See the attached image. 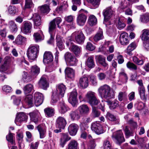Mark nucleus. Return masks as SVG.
Returning <instances> with one entry per match:
<instances>
[{"instance_id": "338daca9", "label": "nucleus", "mask_w": 149, "mask_h": 149, "mask_svg": "<svg viewBox=\"0 0 149 149\" xmlns=\"http://www.w3.org/2000/svg\"><path fill=\"white\" fill-rule=\"evenodd\" d=\"M98 79L100 81H102L105 79L106 74L103 72H100L97 74Z\"/></svg>"}, {"instance_id": "603ef678", "label": "nucleus", "mask_w": 149, "mask_h": 149, "mask_svg": "<svg viewBox=\"0 0 149 149\" xmlns=\"http://www.w3.org/2000/svg\"><path fill=\"white\" fill-rule=\"evenodd\" d=\"M56 46L60 50H62L64 48L63 41L60 38L56 39Z\"/></svg>"}, {"instance_id": "0eeeda50", "label": "nucleus", "mask_w": 149, "mask_h": 149, "mask_svg": "<svg viewBox=\"0 0 149 149\" xmlns=\"http://www.w3.org/2000/svg\"><path fill=\"white\" fill-rule=\"evenodd\" d=\"M77 92L76 90H74L69 95L68 100L74 107H76L77 104Z\"/></svg>"}, {"instance_id": "4d7b16f0", "label": "nucleus", "mask_w": 149, "mask_h": 149, "mask_svg": "<svg viewBox=\"0 0 149 149\" xmlns=\"http://www.w3.org/2000/svg\"><path fill=\"white\" fill-rule=\"evenodd\" d=\"M124 130L126 138H128L130 136H132V132L130 131V130L129 127L128 126H126L124 129Z\"/></svg>"}, {"instance_id": "1a4fd4ad", "label": "nucleus", "mask_w": 149, "mask_h": 149, "mask_svg": "<svg viewBox=\"0 0 149 149\" xmlns=\"http://www.w3.org/2000/svg\"><path fill=\"white\" fill-rule=\"evenodd\" d=\"M91 128L96 134H100L104 132L102 125L99 122H94L91 124Z\"/></svg>"}, {"instance_id": "39448f33", "label": "nucleus", "mask_w": 149, "mask_h": 149, "mask_svg": "<svg viewBox=\"0 0 149 149\" xmlns=\"http://www.w3.org/2000/svg\"><path fill=\"white\" fill-rule=\"evenodd\" d=\"M64 57L66 63L68 65H76L78 60L72 54L68 52H67L65 54Z\"/></svg>"}, {"instance_id": "4468645a", "label": "nucleus", "mask_w": 149, "mask_h": 149, "mask_svg": "<svg viewBox=\"0 0 149 149\" xmlns=\"http://www.w3.org/2000/svg\"><path fill=\"white\" fill-rule=\"evenodd\" d=\"M38 84L39 87L44 90H46L49 86V83L46 78L44 76H42Z\"/></svg>"}, {"instance_id": "c85d7f7f", "label": "nucleus", "mask_w": 149, "mask_h": 149, "mask_svg": "<svg viewBox=\"0 0 149 149\" xmlns=\"http://www.w3.org/2000/svg\"><path fill=\"white\" fill-rule=\"evenodd\" d=\"M70 139L71 138L67 134H63L60 139V145L63 147L66 142Z\"/></svg>"}, {"instance_id": "cd10ccee", "label": "nucleus", "mask_w": 149, "mask_h": 149, "mask_svg": "<svg viewBox=\"0 0 149 149\" xmlns=\"http://www.w3.org/2000/svg\"><path fill=\"white\" fill-rule=\"evenodd\" d=\"M65 75L68 77L72 78L75 76V72L72 69L70 68H67L65 70Z\"/></svg>"}, {"instance_id": "e2e57ef3", "label": "nucleus", "mask_w": 149, "mask_h": 149, "mask_svg": "<svg viewBox=\"0 0 149 149\" xmlns=\"http://www.w3.org/2000/svg\"><path fill=\"white\" fill-rule=\"evenodd\" d=\"M6 139L7 141L10 142L11 144L13 145L14 144V141L13 140V136L12 133H10L6 136Z\"/></svg>"}, {"instance_id": "b1692460", "label": "nucleus", "mask_w": 149, "mask_h": 149, "mask_svg": "<svg viewBox=\"0 0 149 149\" xmlns=\"http://www.w3.org/2000/svg\"><path fill=\"white\" fill-rule=\"evenodd\" d=\"M95 58L99 63L104 67H108V65L105 62V58L102 56L99 55L96 56Z\"/></svg>"}, {"instance_id": "bb28decb", "label": "nucleus", "mask_w": 149, "mask_h": 149, "mask_svg": "<svg viewBox=\"0 0 149 149\" xmlns=\"http://www.w3.org/2000/svg\"><path fill=\"white\" fill-rule=\"evenodd\" d=\"M142 33L140 37L142 40L146 41L149 40V30L144 29L142 31Z\"/></svg>"}, {"instance_id": "de8ad7c7", "label": "nucleus", "mask_w": 149, "mask_h": 149, "mask_svg": "<svg viewBox=\"0 0 149 149\" xmlns=\"http://www.w3.org/2000/svg\"><path fill=\"white\" fill-rule=\"evenodd\" d=\"M68 149H77L78 143L75 141H71L68 144Z\"/></svg>"}, {"instance_id": "680f3d73", "label": "nucleus", "mask_w": 149, "mask_h": 149, "mask_svg": "<svg viewBox=\"0 0 149 149\" xmlns=\"http://www.w3.org/2000/svg\"><path fill=\"white\" fill-rule=\"evenodd\" d=\"M116 26L118 29L121 30L124 28L125 26L126 25L123 22L121 21L120 19H119Z\"/></svg>"}, {"instance_id": "412c9836", "label": "nucleus", "mask_w": 149, "mask_h": 149, "mask_svg": "<svg viewBox=\"0 0 149 149\" xmlns=\"http://www.w3.org/2000/svg\"><path fill=\"white\" fill-rule=\"evenodd\" d=\"M53 59V55L51 52H45L44 55L43 61L46 63L52 61Z\"/></svg>"}, {"instance_id": "473e14b6", "label": "nucleus", "mask_w": 149, "mask_h": 149, "mask_svg": "<svg viewBox=\"0 0 149 149\" xmlns=\"http://www.w3.org/2000/svg\"><path fill=\"white\" fill-rule=\"evenodd\" d=\"M38 8L41 13L46 14H48L50 10L49 6L47 4L39 6Z\"/></svg>"}, {"instance_id": "5fc2aeb1", "label": "nucleus", "mask_w": 149, "mask_h": 149, "mask_svg": "<svg viewBox=\"0 0 149 149\" xmlns=\"http://www.w3.org/2000/svg\"><path fill=\"white\" fill-rule=\"evenodd\" d=\"M87 1L90 3L94 7V8L98 7L100 4V0H86Z\"/></svg>"}, {"instance_id": "6e6552de", "label": "nucleus", "mask_w": 149, "mask_h": 149, "mask_svg": "<svg viewBox=\"0 0 149 149\" xmlns=\"http://www.w3.org/2000/svg\"><path fill=\"white\" fill-rule=\"evenodd\" d=\"M32 28V24L29 22H24L21 27V31L24 34L30 33Z\"/></svg>"}, {"instance_id": "f8f14e48", "label": "nucleus", "mask_w": 149, "mask_h": 149, "mask_svg": "<svg viewBox=\"0 0 149 149\" xmlns=\"http://www.w3.org/2000/svg\"><path fill=\"white\" fill-rule=\"evenodd\" d=\"M120 41L123 45H126L129 43L128 34L125 32H123L121 33L120 36Z\"/></svg>"}, {"instance_id": "c756f323", "label": "nucleus", "mask_w": 149, "mask_h": 149, "mask_svg": "<svg viewBox=\"0 0 149 149\" xmlns=\"http://www.w3.org/2000/svg\"><path fill=\"white\" fill-rule=\"evenodd\" d=\"M62 97H60V94H59L57 91H54L53 93L52 100L51 101V104H54V103L57 101L60 98Z\"/></svg>"}, {"instance_id": "4be33fe9", "label": "nucleus", "mask_w": 149, "mask_h": 149, "mask_svg": "<svg viewBox=\"0 0 149 149\" xmlns=\"http://www.w3.org/2000/svg\"><path fill=\"white\" fill-rule=\"evenodd\" d=\"M66 88L63 84H60L56 86V91H57L59 94H60V97H63Z\"/></svg>"}, {"instance_id": "7c9ffc66", "label": "nucleus", "mask_w": 149, "mask_h": 149, "mask_svg": "<svg viewBox=\"0 0 149 149\" xmlns=\"http://www.w3.org/2000/svg\"><path fill=\"white\" fill-rule=\"evenodd\" d=\"M37 128L39 132L40 138H44L45 136L46 130L43 128V125H40L37 127Z\"/></svg>"}, {"instance_id": "ea45409f", "label": "nucleus", "mask_w": 149, "mask_h": 149, "mask_svg": "<svg viewBox=\"0 0 149 149\" xmlns=\"http://www.w3.org/2000/svg\"><path fill=\"white\" fill-rule=\"evenodd\" d=\"M97 19L93 15H91L88 17V23L91 26L95 25L97 23Z\"/></svg>"}, {"instance_id": "9d476101", "label": "nucleus", "mask_w": 149, "mask_h": 149, "mask_svg": "<svg viewBox=\"0 0 149 149\" xmlns=\"http://www.w3.org/2000/svg\"><path fill=\"white\" fill-rule=\"evenodd\" d=\"M137 82L139 86L138 88V90L140 97L141 100H145L146 99V97L145 95V90L143 86L142 80L141 79L139 80H137Z\"/></svg>"}, {"instance_id": "8fccbe9b", "label": "nucleus", "mask_w": 149, "mask_h": 149, "mask_svg": "<svg viewBox=\"0 0 149 149\" xmlns=\"http://www.w3.org/2000/svg\"><path fill=\"white\" fill-rule=\"evenodd\" d=\"M136 47V45L135 42H132L127 47V52L128 54H129L132 51L134 50Z\"/></svg>"}, {"instance_id": "dca6fc26", "label": "nucleus", "mask_w": 149, "mask_h": 149, "mask_svg": "<svg viewBox=\"0 0 149 149\" xmlns=\"http://www.w3.org/2000/svg\"><path fill=\"white\" fill-rule=\"evenodd\" d=\"M115 138L117 140V143L118 144H120L125 141L123 133L120 130L117 131L116 132Z\"/></svg>"}, {"instance_id": "49530a36", "label": "nucleus", "mask_w": 149, "mask_h": 149, "mask_svg": "<svg viewBox=\"0 0 149 149\" xmlns=\"http://www.w3.org/2000/svg\"><path fill=\"white\" fill-rule=\"evenodd\" d=\"M25 102H26L29 105V107H31L33 105V96L31 95H27L24 100Z\"/></svg>"}, {"instance_id": "a878e982", "label": "nucleus", "mask_w": 149, "mask_h": 149, "mask_svg": "<svg viewBox=\"0 0 149 149\" xmlns=\"http://www.w3.org/2000/svg\"><path fill=\"white\" fill-rule=\"evenodd\" d=\"M31 18L35 26H38L41 24L40 17L38 14H34Z\"/></svg>"}, {"instance_id": "6e6d98bb", "label": "nucleus", "mask_w": 149, "mask_h": 149, "mask_svg": "<svg viewBox=\"0 0 149 149\" xmlns=\"http://www.w3.org/2000/svg\"><path fill=\"white\" fill-rule=\"evenodd\" d=\"M9 25H10V28L13 32H16L17 30V28L16 24L15 22L13 21H11L9 22Z\"/></svg>"}, {"instance_id": "f03ea898", "label": "nucleus", "mask_w": 149, "mask_h": 149, "mask_svg": "<svg viewBox=\"0 0 149 149\" xmlns=\"http://www.w3.org/2000/svg\"><path fill=\"white\" fill-rule=\"evenodd\" d=\"M75 38V42L79 44H82L84 41L85 37L81 31H76L73 33L71 36L68 38V40L71 41Z\"/></svg>"}, {"instance_id": "69168bd1", "label": "nucleus", "mask_w": 149, "mask_h": 149, "mask_svg": "<svg viewBox=\"0 0 149 149\" xmlns=\"http://www.w3.org/2000/svg\"><path fill=\"white\" fill-rule=\"evenodd\" d=\"M11 99L13 100V103L15 104L18 105L20 104L21 101L20 98L13 96L11 97Z\"/></svg>"}, {"instance_id": "f3484780", "label": "nucleus", "mask_w": 149, "mask_h": 149, "mask_svg": "<svg viewBox=\"0 0 149 149\" xmlns=\"http://www.w3.org/2000/svg\"><path fill=\"white\" fill-rule=\"evenodd\" d=\"M66 124V122L64 118L59 117L56 120V126L59 128L64 129Z\"/></svg>"}, {"instance_id": "13d9d810", "label": "nucleus", "mask_w": 149, "mask_h": 149, "mask_svg": "<svg viewBox=\"0 0 149 149\" xmlns=\"http://www.w3.org/2000/svg\"><path fill=\"white\" fill-rule=\"evenodd\" d=\"M132 61L133 62L139 65H142L143 64V61L142 59H139L136 56H134L132 57Z\"/></svg>"}, {"instance_id": "c03bdc74", "label": "nucleus", "mask_w": 149, "mask_h": 149, "mask_svg": "<svg viewBox=\"0 0 149 149\" xmlns=\"http://www.w3.org/2000/svg\"><path fill=\"white\" fill-rule=\"evenodd\" d=\"M40 72V68L37 65H35L31 68V74L32 76H37Z\"/></svg>"}, {"instance_id": "e433bc0d", "label": "nucleus", "mask_w": 149, "mask_h": 149, "mask_svg": "<svg viewBox=\"0 0 149 149\" xmlns=\"http://www.w3.org/2000/svg\"><path fill=\"white\" fill-rule=\"evenodd\" d=\"M106 117L109 120L112 121H115L116 124L119 123L120 120L119 119L116 118L113 115L109 112H107L106 115Z\"/></svg>"}, {"instance_id": "4c0bfd02", "label": "nucleus", "mask_w": 149, "mask_h": 149, "mask_svg": "<svg viewBox=\"0 0 149 149\" xmlns=\"http://www.w3.org/2000/svg\"><path fill=\"white\" fill-rule=\"evenodd\" d=\"M45 115L48 117H50L54 116V109L47 107L44 110Z\"/></svg>"}, {"instance_id": "5701e85b", "label": "nucleus", "mask_w": 149, "mask_h": 149, "mask_svg": "<svg viewBox=\"0 0 149 149\" xmlns=\"http://www.w3.org/2000/svg\"><path fill=\"white\" fill-rule=\"evenodd\" d=\"M78 109L80 113L81 114H87L90 112L89 107L86 104H83L80 106Z\"/></svg>"}, {"instance_id": "79ce46f5", "label": "nucleus", "mask_w": 149, "mask_h": 149, "mask_svg": "<svg viewBox=\"0 0 149 149\" xmlns=\"http://www.w3.org/2000/svg\"><path fill=\"white\" fill-rule=\"evenodd\" d=\"M33 89V86L31 84L26 85L23 88L24 92L25 94L30 93Z\"/></svg>"}, {"instance_id": "774afa93", "label": "nucleus", "mask_w": 149, "mask_h": 149, "mask_svg": "<svg viewBox=\"0 0 149 149\" xmlns=\"http://www.w3.org/2000/svg\"><path fill=\"white\" fill-rule=\"evenodd\" d=\"M103 146L104 149H111V146L109 141L106 140L104 141Z\"/></svg>"}, {"instance_id": "37998d69", "label": "nucleus", "mask_w": 149, "mask_h": 149, "mask_svg": "<svg viewBox=\"0 0 149 149\" xmlns=\"http://www.w3.org/2000/svg\"><path fill=\"white\" fill-rule=\"evenodd\" d=\"M86 65L89 68H93L95 65L93 56H91L87 59Z\"/></svg>"}, {"instance_id": "f704fd0d", "label": "nucleus", "mask_w": 149, "mask_h": 149, "mask_svg": "<svg viewBox=\"0 0 149 149\" xmlns=\"http://www.w3.org/2000/svg\"><path fill=\"white\" fill-rule=\"evenodd\" d=\"M104 38L102 30L100 29L99 31L94 37L93 39L95 42H97L99 40L102 39Z\"/></svg>"}, {"instance_id": "0e129e2a", "label": "nucleus", "mask_w": 149, "mask_h": 149, "mask_svg": "<svg viewBox=\"0 0 149 149\" xmlns=\"http://www.w3.org/2000/svg\"><path fill=\"white\" fill-rule=\"evenodd\" d=\"M86 47L87 49L91 51L93 50L95 48V47L90 42H87Z\"/></svg>"}, {"instance_id": "c9c22d12", "label": "nucleus", "mask_w": 149, "mask_h": 149, "mask_svg": "<svg viewBox=\"0 0 149 149\" xmlns=\"http://www.w3.org/2000/svg\"><path fill=\"white\" fill-rule=\"evenodd\" d=\"M69 116L71 119L72 120H78L80 117L78 113L76 111H71L70 113Z\"/></svg>"}, {"instance_id": "2eb2a0df", "label": "nucleus", "mask_w": 149, "mask_h": 149, "mask_svg": "<svg viewBox=\"0 0 149 149\" xmlns=\"http://www.w3.org/2000/svg\"><path fill=\"white\" fill-rule=\"evenodd\" d=\"M80 87L85 88H87L88 85V78L86 76H82L79 79L78 84Z\"/></svg>"}, {"instance_id": "6ab92c4d", "label": "nucleus", "mask_w": 149, "mask_h": 149, "mask_svg": "<svg viewBox=\"0 0 149 149\" xmlns=\"http://www.w3.org/2000/svg\"><path fill=\"white\" fill-rule=\"evenodd\" d=\"M78 129V125L75 123L70 124L68 127V132L72 136L75 135L76 134Z\"/></svg>"}, {"instance_id": "72a5a7b5", "label": "nucleus", "mask_w": 149, "mask_h": 149, "mask_svg": "<svg viewBox=\"0 0 149 149\" xmlns=\"http://www.w3.org/2000/svg\"><path fill=\"white\" fill-rule=\"evenodd\" d=\"M68 108L63 102L60 103L59 104V110L61 113H64L68 110Z\"/></svg>"}, {"instance_id": "7ed1b4c3", "label": "nucleus", "mask_w": 149, "mask_h": 149, "mask_svg": "<svg viewBox=\"0 0 149 149\" xmlns=\"http://www.w3.org/2000/svg\"><path fill=\"white\" fill-rule=\"evenodd\" d=\"M39 46L30 45L29 47L27 52V56L30 60H33L36 59L39 53Z\"/></svg>"}, {"instance_id": "a19ab883", "label": "nucleus", "mask_w": 149, "mask_h": 149, "mask_svg": "<svg viewBox=\"0 0 149 149\" xmlns=\"http://www.w3.org/2000/svg\"><path fill=\"white\" fill-rule=\"evenodd\" d=\"M26 41V38L21 35H18L15 40L16 43L17 45H22Z\"/></svg>"}, {"instance_id": "aec40b11", "label": "nucleus", "mask_w": 149, "mask_h": 149, "mask_svg": "<svg viewBox=\"0 0 149 149\" xmlns=\"http://www.w3.org/2000/svg\"><path fill=\"white\" fill-rule=\"evenodd\" d=\"M113 14V11L110 7L104 10L103 11V14L104 17V20L107 21L110 18Z\"/></svg>"}, {"instance_id": "423d86ee", "label": "nucleus", "mask_w": 149, "mask_h": 149, "mask_svg": "<svg viewBox=\"0 0 149 149\" xmlns=\"http://www.w3.org/2000/svg\"><path fill=\"white\" fill-rule=\"evenodd\" d=\"M61 19L60 17H57L51 21L49 24L48 31L49 33H55V29L56 24L58 27L59 28V24L61 22Z\"/></svg>"}, {"instance_id": "bf43d9fd", "label": "nucleus", "mask_w": 149, "mask_h": 149, "mask_svg": "<svg viewBox=\"0 0 149 149\" xmlns=\"http://www.w3.org/2000/svg\"><path fill=\"white\" fill-rule=\"evenodd\" d=\"M88 77L90 78V81L94 86H96L97 84L96 76L92 74L89 75Z\"/></svg>"}, {"instance_id": "a211bd4d", "label": "nucleus", "mask_w": 149, "mask_h": 149, "mask_svg": "<svg viewBox=\"0 0 149 149\" xmlns=\"http://www.w3.org/2000/svg\"><path fill=\"white\" fill-rule=\"evenodd\" d=\"M27 116L26 114L23 112L18 113L17 115L15 120V123L17 125V122H21L26 120L27 119Z\"/></svg>"}, {"instance_id": "f257e3e1", "label": "nucleus", "mask_w": 149, "mask_h": 149, "mask_svg": "<svg viewBox=\"0 0 149 149\" xmlns=\"http://www.w3.org/2000/svg\"><path fill=\"white\" fill-rule=\"evenodd\" d=\"M98 91L100 96L103 98L111 99L113 98L115 95L114 91L111 90L110 86L107 84L100 86Z\"/></svg>"}, {"instance_id": "ddd939ff", "label": "nucleus", "mask_w": 149, "mask_h": 149, "mask_svg": "<svg viewBox=\"0 0 149 149\" xmlns=\"http://www.w3.org/2000/svg\"><path fill=\"white\" fill-rule=\"evenodd\" d=\"M87 16L84 14L81 13L78 15L77 18V23L80 26H84L86 20Z\"/></svg>"}, {"instance_id": "09e8293b", "label": "nucleus", "mask_w": 149, "mask_h": 149, "mask_svg": "<svg viewBox=\"0 0 149 149\" xmlns=\"http://www.w3.org/2000/svg\"><path fill=\"white\" fill-rule=\"evenodd\" d=\"M33 36L34 40L36 42L40 41L43 39L42 35L38 32L34 33Z\"/></svg>"}, {"instance_id": "20e7f679", "label": "nucleus", "mask_w": 149, "mask_h": 149, "mask_svg": "<svg viewBox=\"0 0 149 149\" xmlns=\"http://www.w3.org/2000/svg\"><path fill=\"white\" fill-rule=\"evenodd\" d=\"M86 99L91 106L97 105L99 102V100L96 97L95 93L89 91L86 95Z\"/></svg>"}, {"instance_id": "864d4df0", "label": "nucleus", "mask_w": 149, "mask_h": 149, "mask_svg": "<svg viewBox=\"0 0 149 149\" xmlns=\"http://www.w3.org/2000/svg\"><path fill=\"white\" fill-rule=\"evenodd\" d=\"M88 138L90 140L88 148L89 149H94L96 146V145L95 144L94 140H92V136L90 135L88 136Z\"/></svg>"}, {"instance_id": "9b49d317", "label": "nucleus", "mask_w": 149, "mask_h": 149, "mask_svg": "<svg viewBox=\"0 0 149 149\" xmlns=\"http://www.w3.org/2000/svg\"><path fill=\"white\" fill-rule=\"evenodd\" d=\"M35 104L36 107L40 105L42 103L44 100V96L42 94L37 92L34 94Z\"/></svg>"}, {"instance_id": "052dcab7", "label": "nucleus", "mask_w": 149, "mask_h": 149, "mask_svg": "<svg viewBox=\"0 0 149 149\" xmlns=\"http://www.w3.org/2000/svg\"><path fill=\"white\" fill-rule=\"evenodd\" d=\"M141 20L142 22H147L149 21V14L146 13L141 16Z\"/></svg>"}, {"instance_id": "3c124183", "label": "nucleus", "mask_w": 149, "mask_h": 149, "mask_svg": "<svg viewBox=\"0 0 149 149\" xmlns=\"http://www.w3.org/2000/svg\"><path fill=\"white\" fill-rule=\"evenodd\" d=\"M127 68L130 70H136L137 69V66L133 63L128 61L126 64Z\"/></svg>"}, {"instance_id": "58836bf2", "label": "nucleus", "mask_w": 149, "mask_h": 149, "mask_svg": "<svg viewBox=\"0 0 149 149\" xmlns=\"http://www.w3.org/2000/svg\"><path fill=\"white\" fill-rule=\"evenodd\" d=\"M107 102L111 109H114L118 106L119 102L116 100H114L112 101H108Z\"/></svg>"}, {"instance_id": "2f4dec72", "label": "nucleus", "mask_w": 149, "mask_h": 149, "mask_svg": "<svg viewBox=\"0 0 149 149\" xmlns=\"http://www.w3.org/2000/svg\"><path fill=\"white\" fill-rule=\"evenodd\" d=\"M39 114V113L37 111H33L29 113L31 120L36 124L38 121Z\"/></svg>"}, {"instance_id": "393cba45", "label": "nucleus", "mask_w": 149, "mask_h": 149, "mask_svg": "<svg viewBox=\"0 0 149 149\" xmlns=\"http://www.w3.org/2000/svg\"><path fill=\"white\" fill-rule=\"evenodd\" d=\"M81 47L75 45H72L71 47L70 50L76 56H78L80 54L81 50Z\"/></svg>"}, {"instance_id": "a18cd8bd", "label": "nucleus", "mask_w": 149, "mask_h": 149, "mask_svg": "<svg viewBox=\"0 0 149 149\" xmlns=\"http://www.w3.org/2000/svg\"><path fill=\"white\" fill-rule=\"evenodd\" d=\"M92 111L91 115L93 118H96L99 117L100 114V112L99 111L97 108L94 106H92Z\"/></svg>"}]
</instances>
